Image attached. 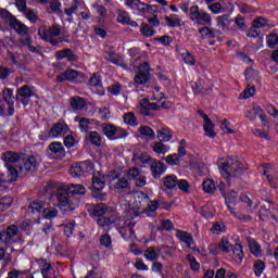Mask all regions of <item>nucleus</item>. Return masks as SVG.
I'll list each match as a JSON object with an SVG mask.
<instances>
[{
  "label": "nucleus",
  "instance_id": "1",
  "mask_svg": "<svg viewBox=\"0 0 278 278\" xmlns=\"http://www.w3.org/2000/svg\"><path fill=\"white\" fill-rule=\"evenodd\" d=\"M1 16L2 18H7V21L9 22V27H11V29H14L16 34H20L22 36L21 43L24 47H27L28 51H30L31 53H36V47L31 45V37L27 36V31H29V28L25 24L21 23V21L16 20V17H14L13 14L8 11H2Z\"/></svg>",
  "mask_w": 278,
  "mask_h": 278
},
{
  "label": "nucleus",
  "instance_id": "2",
  "mask_svg": "<svg viewBox=\"0 0 278 278\" xmlns=\"http://www.w3.org/2000/svg\"><path fill=\"white\" fill-rule=\"evenodd\" d=\"M54 197L58 201V207L65 214H71L79 207V198L72 197L64 185L56 189Z\"/></svg>",
  "mask_w": 278,
  "mask_h": 278
},
{
  "label": "nucleus",
  "instance_id": "3",
  "mask_svg": "<svg viewBox=\"0 0 278 278\" xmlns=\"http://www.w3.org/2000/svg\"><path fill=\"white\" fill-rule=\"evenodd\" d=\"M62 34V27L60 25H52L48 29L39 27L38 35L45 42H50L52 47H58L60 42H66V39L60 37Z\"/></svg>",
  "mask_w": 278,
  "mask_h": 278
},
{
  "label": "nucleus",
  "instance_id": "4",
  "mask_svg": "<svg viewBox=\"0 0 278 278\" xmlns=\"http://www.w3.org/2000/svg\"><path fill=\"white\" fill-rule=\"evenodd\" d=\"M244 162L233 159H228L226 162L222 163L220 173L223 177L229 179V177H240L244 173Z\"/></svg>",
  "mask_w": 278,
  "mask_h": 278
},
{
  "label": "nucleus",
  "instance_id": "5",
  "mask_svg": "<svg viewBox=\"0 0 278 278\" xmlns=\"http://www.w3.org/2000/svg\"><path fill=\"white\" fill-rule=\"evenodd\" d=\"M103 188H105V175L101 174V172L93 173L91 194L96 201H103L105 199Z\"/></svg>",
  "mask_w": 278,
  "mask_h": 278
},
{
  "label": "nucleus",
  "instance_id": "6",
  "mask_svg": "<svg viewBox=\"0 0 278 278\" xmlns=\"http://www.w3.org/2000/svg\"><path fill=\"white\" fill-rule=\"evenodd\" d=\"M157 201H150L149 195L142 192L140 195H138V200H136V208L143 214H147V216H153L157 210Z\"/></svg>",
  "mask_w": 278,
  "mask_h": 278
},
{
  "label": "nucleus",
  "instance_id": "7",
  "mask_svg": "<svg viewBox=\"0 0 278 278\" xmlns=\"http://www.w3.org/2000/svg\"><path fill=\"white\" fill-rule=\"evenodd\" d=\"M36 170H38V160L36 159V156L22 155L20 167L16 170L17 176L22 177L23 175H27V173H36Z\"/></svg>",
  "mask_w": 278,
  "mask_h": 278
},
{
  "label": "nucleus",
  "instance_id": "8",
  "mask_svg": "<svg viewBox=\"0 0 278 278\" xmlns=\"http://www.w3.org/2000/svg\"><path fill=\"white\" fill-rule=\"evenodd\" d=\"M190 18L191 21H195L197 25L212 26V15L205 11H200L199 5L190 8Z\"/></svg>",
  "mask_w": 278,
  "mask_h": 278
},
{
  "label": "nucleus",
  "instance_id": "9",
  "mask_svg": "<svg viewBox=\"0 0 278 278\" xmlns=\"http://www.w3.org/2000/svg\"><path fill=\"white\" fill-rule=\"evenodd\" d=\"M22 157H23V154H18L12 151H9L2 154V160L5 163L7 168L8 169L14 168L15 172H17L21 166Z\"/></svg>",
  "mask_w": 278,
  "mask_h": 278
},
{
  "label": "nucleus",
  "instance_id": "10",
  "mask_svg": "<svg viewBox=\"0 0 278 278\" xmlns=\"http://www.w3.org/2000/svg\"><path fill=\"white\" fill-rule=\"evenodd\" d=\"M91 216L97 220L100 227H105V204L99 203L89 210Z\"/></svg>",
  "mask_w": 278,
  "mask_h": 278
},
{
  "label": "nucleus",
  "instance_id": "11",
  "mask_svg": "<svg viewBox=\"0 0 278 278\" xmlns=\"http://www.w3.org/2000/svg\"><path fill=\"white\" fill-rule=\"evenodd\" d=\"M96 10L101 17L98 18V25L93 27L94 34H97V36H101V38H105V20L103 18V15L105 14V8L96 5Z\"/></svg>",
  "mask_w": 278,
  "mask_h": 278
},
{
  "label": "nucleus",
  "instance_id": "12",
  "mask_svg": "<svg viewBox=\"0 0 278 278\" xmlns=\"http://www.w3.org/2000/svg\"><path fill=\"white\" fill-rule=\"evenodd\" d=\"M1 232L3 236V244H5V247H10V244H14V242H16V239H14V237L18 236V227L16 225H11Z\"/></svg>",
  "mask_w": 278,
  "mask_h": 278
},
{
  "label": "nucleus",
  "instance_id": "13",
  "mask_svg": "<svg viewBox=\"0 0 278 278\" xmlns=\"http://www.w3.org/2000/svg\"><path fill=\"white\" fill-rule=\"evenodd\" d=\"M34 93L31 92V88L29 86L24 85L22 86L16 93V101H20L26 108V105L31 101V96Z\"/></svg>",
  "mask_w": 278,
  "mask_h": 278
},
{
  "label": "nucleus",
  "instance_id": "14",
  "mask_svg": "<svg viewBox=\"0 0 278 278\" xmlns=\"http://www.w3.org/2000/svg\"><path fill=\"white\" fill-rule=\"evenodd\" d=\"M84 79V73L75 70H66L63 74L56 77V81L62 84V81H77V79Z\"/></svg>",
  "mask_w": 278,
  "mask_h": 278
},
{
  "label": "nucleus",
  "instance_id": "15",
  "mask_svg": "<svg viewBox=\"0 0 278 278\" xmlns=\"http://www.w3.org/2000/svg\"><path fill=\"white\" fill-rule=\"evenodd\" d=\"M2 99L8 105V116L14 115V91L10 88H4L2 91Z\"/></svg>",
  "mask_w": 278,
  "mask_h": 278
},
{
  "label": "nucleus",
  "instance_id": "16",
  "mask_svg": "<svg viewBox=\"0 0 278 278\" xmlns=\"http://www.w3.org/2000/svg\"><path fill=\"white\" fill-rule=\"evenodd\" d=\"M149 63H143L138 67V75L135 76V84L142 86L149 81Z\"/></svg>",
  "mask_w": 278,
  "mask_h": 278
},
{
  "label": "nucleus",
  "instance_id": "17",
  "mask_svg": "<svg viewBox=\"0 0 278 278\" xmlns=\"http://www.w3.org/2000/svg\"><path fill=\"white\" fill-rule=\"evenodd\" d=\"M150 170L154 179H160L166 173V166L161 161L153 160L150 164Z\"/></svg>",
  "mask_w": 278,
  "mask_h": 278
},
{
  "label": "nucleus",
  "instance_id": "18",
  "mask_svg": "<svg viewBox=\"0 0 278 278\" xmlns=\"http://www.w3.org/2000/svg\"><path fill=\"white\" fill-rule=\"evenodd\" d=\"M18 179V172L13 167H9L8 174L0 172V184H12Z\"/></svg>",
  "mask_w": 278,
  "mask_h": 278
},
{
  "label": "nucleus",
  "instance_id": "19",
  "mask_svg": "<svg viewBox=\"0 0 278 278\" xmlns=\"http://www.w3.org/2000/svg\"><path fill=\"white\" fill-rule=\"evenodd\" d=\"M64 187L67 189L71 195L74 197V199H79V197H84V194H86V187L83 185L70 184L64 185Z\"/></svg>",
  "mask_w": 278,
  "mask_h": 278
},
{
  "label": "nucleus",
  "instance_id": "20",
  "mask_svg": "<svg viewBox=\"0 0 278 278\" xmlns=\"http://www.w3.org/2000/svg\"><path fill=\"white\" fill-rule=\"evenodd\" d=\"M68 130V126L63 125L62 123H55L49 131V136L51 138H60V136H64Z\"/></svg>",
  "mask_w": 278,
  "mask_h": 278
},
{
  "label": "nucleus",
  "instance_id": "21",
  "mask_svg": "<svg viewBox=\"0 0 278 278\" xmlns=\"http://www.w3.org/2000/svg\"><path fill=\"white\" fill-rule=\"evenodd\" d=\"M49 151L56 155L60 160L66 155V151L64 150V146H62V142L54 141L49 144Z\"/></svg>",
  "mask_w": 278,
  "mask_h": 278
},
{
  "label": "nucleus",
  "instance_id": "22",
  "mask_svg": "<svg viewBox=\"0 0 278 278\" xmlns=\"http://www.w3.org/2000/svg\"><path fill=\"white\" fill-rule=\"evenodd\" d=\"M121 131V128H116L114 125H105V136L109 140H118V138H123Z\"/></svg>",
  "mask_w": 278,
  "mask_h": 278
},
{
  "label": "nucleus",
  "instance_id": "23",
  "mask_svg": "<svg viewBox=\"0 0 278 278\" xmlns=\"http://www.w3.org/2000/svg\"><path fill=\"white\" fill-rule=\"evenodd\" d=\"M176 238H178L180 242H184L186 247H188L189 249H191L192 244H194V239L192 238V235H190V232H186L184 230H177Z\"/></svg>",
  "mask_w": 278,
  "mask_h": 278
},
{
  "label": "nucleus",
  "instance_id": "24",
  "mask_svg": "<svg viewBox=\"0 0 278 278\" xmlns=\"http://www.w3.org/2000/svg\"><path fill=\"white\" fill-rule=\"evenodd\" d=\"M132 160L139 164H143V166H146V164L151 166V163L153 162V157H151V154L147 152H139L134 154Z\"/></svg>",
  "mask_w": 278,
  "mask_h": 278
},
{
  "label": "nucleus",
  "instance_id": "25",
  "mask_svg": "<svg viewBox=\"0 0 278 278\" xmlns=\"http://www.w3.org/2000/svg\"><path fill=\"white\" fill-rule=\"evenodd\" d=\"M162 249H164V247L162 248L150 247L144 251V257L153 262L157 260V257H160V253H162Z\"/></svg>",
  "mask_w": 278,
  "mask_h": 278
},
{
  "label": "nucleus",
  "instance_id": "26",
  "mask_svg": "<svg viewBox=\"0 0 278 278\" xmlns=\"http://www.w3.org/2000/svg\"><path fill=\"white\" fill-rule=\"evenodd\" d=\"M191 88L194 92V94H210L212 88L207 89L203 85V81L199 80L195 83H191Z\"/></svg>",
  "mask_w": 278,
  "mask_h": 278
},
{
  "label": "nucleus",
  "instance_id": "27",
  "mask_svg": "<svg viewBox=\"0 0 278 278\" xmlns=\"http://www.w3.org/2000/svg\"><path fill=\"white\" fill-rule=\"evenodd\" d=\"M177 176L175 175H168L163 178V186L166 190H175L177 188Z\"/></svg>",
  "mask_w": 278,
  "mask_h": 278
},
{
  "label": "nucleus",
  "instance_id": "28",
  "mask_svg": "<svg viewBox=\"0 0 278 278\" xmlns=\"http://www.w3.org/2000/svg\"><path fill=\"white\" fill-rule=\"evenodd\" d=\"M106 60L112 64H116V66H122V68H127V64L123 62V58L116 53L108 52Z\"/></svg>",
  "mask_w": 278,
  "mask_h": 278
},
{
  "label": "nucleus",
  "instance_id": "29",
  "mask_svg": "<svg viewBox=\"0 0 278 278\" xmlns=\"http://www.w3.org/2000/svg\"><path fill=\"white\" fill-rule=\"evenodd\" d=\"M39 264L43 278H55L53 277V266H51V264L47 263L46 261H41Z\"/></svg>",
  "mask_w": 278,
  "mask_h": 278
},
{
  "label": "nucleus",
  "instance_id": "30",
  "mask_svg": "<svg viewBox=\"0 0 278 278\" xmlns=\"http://www.w3.org/2000/svg\"><path fill=\"white\" fill-rule=\"evenodd\" d=\"M70 103L73 110H84V108H86V100L81 97L71 98Z\"/></svg>",
  "mask_w": 278,
  "mask_h": 278
},
{
  "label": "nucleus",
  "instance_id": "31",
  "mask_svg": "<svg viewBox=\"0 0 278 278\" xmlns=\"http://www.w3.org/2000/svg\"><path fill=\"white\" fill-rule=\"evenodd\" d=\"M231 251H232L235 262L240 264V262H242L244 257V251L242 250V244L236 243Z\"/></svg>",
  "mask_w": 278,
  "mask_h": 278
},
{
  "label": "nucleus",
  "instance_id": "32",
  "mask_svg": "<svg viewBox=\"0 0 278 278\" xmlns=\"http://www.w3.org/2000/svg\"><path fill=\"white\" fill-rule=\"evenodd\" d=\"M46 205L47 203L45 201H33L28 206V212H31V214H36V212H42Z\"/></svg>",
  "mask_w": 278,
  "mask_h": 278
},
{
  "label": "nucleus",
  "instance_id": "33",
  "mask_svg": "<svg viewBox=\"0 0 278 278\" xmlns=\"http://www.w3.org/2000/svg\"><path fill=\"white\" fill-rule=\"evenodd\" d=\"M203 127L208 138H216V132L214 131V123H212V119H210V117H205Z\"/></svg>",
  "mask_w": 278,
  "mask_h": 278
},
{
  "label": "nucleus",
  "instance_id": "34",
  "mask_svg": "<svg viewBox=\"0 0 278 278\" xmlns=\"http://www.w3.org/2000/svg\"><path fill=\"white\" fill-rule=\"evenodd\" d=\"M226 197V195H224ZM236 201H238V193L236 191H230L226 197V203L228 205V210L230 213L236 214V211L231 207V205H236Z\"/></svg>",
  "mask_w": 278,
  "mask_h": 278
},
{
  "label": "nucleus",
  "instance_id": "35",
  "mask_svg": "<svg viewBox=\"0 0 278 278\" xmlns=\"http://www.w3.org/2000/svg\"><path fill=\"white\" fill-rule=\"evenodd\" d=\"M217 249H219V251H223V253H229L233 250V245L231 244V242H229V239L223 237L217 244Z\"/></svg>",
  "mask_w": 278,
  "mask_h": 278
},
{
  "label": "nucleus",
  "instance_id": "36",
  "mask_svg": "<svg viewBox=\"0 0 278 278\" xmlns=\"http://www.w3.org/2000/svg\"><path fill=\"white\" fill-rule=\"evenodd\" d=\"M258 218L263 220V223H267L268 219L273 218L274 220H277V216L275 214L270 213L268 208L266 207H261L258 212Z\"/></svg>",
  "mask_w": 278,
  "mask_h": 278
},
{
  "label": "nucleus",
  "instance_id": "37",
  "mask_svg": "<svg viewBox=\"0 0 278 278\" xmlns=\"http://www.w3.org/2000/svg\"><path fill=\"white\" fill-rule=\"evenodd\" d=\"M249 249L252 255H255V257L262 256V245H260V243H257L255 240L249 241Z\"/></svg>",
  "mask_w": 278,
  "mask_h": 278
},
{
  "label": "nucleus",
  "instance_id": "38",
  "mask_svg": "<svg viewBox=\"0 0 278 278\" xmlns=\"http://www.w3.org/2000/svg\"><path fill=\"white\" fill-rule=\"evenodd\" d=\"M202 188L206 194H214L216 192V184H214V180L206 179L202 182Z\"/></svg>",
  "mask_w": 278,
  "mask_h": 278
},
{
  "label": "nucleus",
  "instance_id": "39",
  "mask_svg": "<svg viewBox=\"0 0 278 278\" xmlns=\"http://www.w3.org/2000/svg\"><path fill=\"white\" fill-rule=\"evenodd\" d=\"M157 138L161 142H169L173 138V134H170V130L166 128H161L157 130Z\"/></svg>",
  "mask_w": 278,
  "mask_h": 278
},
{
  "label": "nucleus",
  "instance_id": "40",
  "mask_svg": "<svg viewBox=\"0 0 278 278\" xmlns=\"http://www.w3.org/2000/svg\"><path fill=\"white\" fill-rule=\"evenodd\" d=\"M231 20H229V14H224L222 16H217V26L222 29H229V25Z\"/></svg>",
  "mask_w": 278,
  "mask_h": 278
},
{
  "label": "nucleus",
  "instance_id": "41",
  "mask_svg": "<svg viewBox=\"0 0 278 278\" xmlns=\"http://www.w3.org/2000/svg\"><path fill=\"white\" fill-rule=\"evenodd\" d=\"M127 188H129V181H127L126 178H119L113 186V190H116L117 192H125Z\"/></svg>",
  "mask_w": 278,
  "mask_h": 278
},
{
  "label": "nucleus",
  "instance_id": "42",
  "mask_svg": "<svg viewBox=\"0 0 278 278\" xmlns=\"http://www.w3.org/2000/svg\"><path fill=\"white\" fill-rule=\"evenodd\" d=\"M151 10H153V7L141 2L140 0L137 2V7H135V12H139L142 16H144L147 12H151Z\"/></svg>",
  "mask_w": 278,
  "mask_h": 278
},
{
  "label": "nucleus",
  "instance_id": "43",
  "mask_svg": "<svg viewBox=\"0 0 278 278\" xmlns=\"http://www.w3.org/2000/svg\"><path fill=\"white\" fill-rule=\"evenodd\" d=\"M140 31L142 36H146V38H151V36H155V29H153V26L147 23L141 24Z\"/></svg>",
  "mask_w": 278,
  "mask_h": 278
},
{
  "label": "nucleus",
  "instance_id": "44",
  "mask_svg": "<svg viewBox=\"0 0 278 278\" xmlns=\"http://www.w3.org/2000/svg\"><path fill=\"white\" fill-rule=\"evenodd\" d=\"M139 134L141 136H144L146 138H150V140H155V131L149 126H142L138 129Z\"/></svg>",
  "mask_w": 278,
  "mask_h": 278
},
{
  "label": "nucleus",
  "instance_id": "45",
  "mask_svg": "<svg viewBox=\"0 0 278 278\" xmlns=\"http://www.w3.org/2000/svg\"><path fill=\"white\" fill-rule=\"evenodd\" d=\"M70 175H72L73 177H83L84 167L81 165V162L72 165V167L70 169Z\"/></svg>",
  "mask_w": 278,
  "mask_h": 278
},
{
  "label": "nucleus",
  "instance_id": "46",
  "mask_svg": "<svg viewBox=\"0 0 278 278\" xmlns=\"http://www.w3.org/2000/svg\"><path fill=\"white\" fill-rule=\"evenodd\" d=\"M0 262H3V268L12 262V254L8 253L4 248H0Z\"/></svg>",
  "mask_w": 278,
  "mask_h": 278
},
{
  "label": "nucleus",
  "instance_id": "47",
  "mask_svg": "<svg viewBox=\"0 0 278 278\" xmlns=\"http://www.w3.org/2000/svg\"><path fill=\"white\" fill-rule=\"evenodd\" d=\"M48 3L50 5V11L48 10L49 14L51 12H55L56 14L62 13V3L60 0H49Z\"/></svg>",
  "mask_w": 278,
  "mask_h": 278
},
{
  "label": "nucleus",
  "instance_id": "48",
  "mask_svg": "<svg viewBox=\"0 0 278 278\" xmlns=\"http://www.w3.org/2000/svg\"><path fill=\"white\" fill-rule=\"evenodd\" d=\"M266 268V264L263 261H255L253 265V270L256 277H262V273Z\"/></svg>",
  "mask_w": 278,
  "mask_h": 278
},
{
  "label": "nucleus",
  "instance_id": "49",
  "mask_svg": "<svg viewBox=\"0 0 278 278\" xmlns=\"http://www.w3.org/2000/svg\"><path fill=\"white\" fill-rule=\"evenodd\" d=\"M75 121L76 123H79V128L81 131H88V129H90V119L86 117L76 116Z\"/></svg>",
  "mask_w": 278,
  "mask_h": 278
},
{
  "label": "nucleus",
  "instance_id": "50",
  "mask_svg": "<svg viewBox=\"0 0 278 278\" xmlns=\"http://www.w3.org/2000/svg\"><path fill=\"white\" fill-rule=\"evenodd\" d=\"M43 218L51 220V218H55L58 216V208L55 207H45L42 211Z\"/></svg>",
  "mask_w": 278,
  "mask_h": 278
},
{
  "label": "nucleus",
  "instance_id": "51",
  "mask_svg": "<svg viewBox=\"0 0 278 278\" xmlns=\"http://www.w3.org/2000/svg\"><path fill=\"white\" fill-rule=\"evenodd\" d=\"M274 169H273V165L271 164H264L263 165V175L267 178V181H273V179H275V177L273 176Z\"/></svg>",
  "mask_w": 278,
  "mask_h": 278
},
{
  "label": "nucleus",
  "instance_id": "52",
  "mask_svg": "<svg viewBox=\"0 0 278 278\" xmlns=\"http://www.w3.org/2000/svg\"><path fill=\"white\" fill-rule=\"evenodd\" d=\"M252 134L254 136H256V138H262L264 140H270V138L268 137V127L264 128V130H262L260 128H253Z\"/></svg>",
  "mask_w": 278,
  "mask_h": 278
},
{
  "label": "nucleus",
  "instance_id": "53",
  "mask_svg": "<svg viewBox=\"0 0 278 278\" xmlns=\"http://www.w3.org/2000/svg\"><path fill=\"white\" fill-rule=\"evenodd\" d=\"M118 220V213L113 208H106V223L113 224L117 223Z\"/></svg>",
  "mask_w": 278,
  "mask_h": 278
},
{
  "label": "nucleus",
  "instance_id": "54",
  "mask_svg": "<svg viewBox=\"0 0 278 278\" xmlns=\"http://www.w3.org/2000/svg\"><path fill=\"white\" fill-rule=\"evenodd\" d=\"M211 231L213 233H215L216 236L220 235V233H225L226 231V227L225 224L223 222H216L213 227L211 228Z\"/></svg>",
  "mask_w": 278,
  "mask_h": 278
},
{
  "label": "nucleus",
  "instance_id": "55",
  "mask_svg": "<svg viewBox=\"0 0 278 278\" xmlns=\"http://www.w3.org/2000/svg\"><path fill=\"white\" fill-rule=\"evenodd\" d=\"M199 34L201 35V38H216L214 31L207 26L200 28Z\"/></svg>",
  "mask_w": 278,
  "mask_h": 278
},
{
  "label": "nucleus",
  "instance_id": "56",
  "mask_svg": "<svg viewBox=\"0 0 278 278\" xmlns=\"http://www.w3.org/2000/svg\"><path fill=\"white\" fill-rule=\"evenodd\" d=\"M255 94V86L248 85L244 91L240 94V99H251Z\"/></svg>",
  "mask_w": 278,
  "mask_h": 278
},
{
  "label": "nucleus",
  "instance_id": "57",
  "mask_svg": "<svg viewBox=\"0 0 278 278\" xmlns=\"http://www.w3.org/2000/svg\"><path fill=\"white\" fill-rule=\"evenodd\" d=\"M233 21L240 31H244L249 27L247 26V22H244V18L240 14L237 15Z\"/></svg>",
  "mask_w": 278,
  "mask_h": 278
},
{
  "label": "nucleus",
  "instance_id": "58",
  "mask_svg": "<svg viewBox=\"0 0 278 278\" xmlns=\"http://www.w3.org/2000/svg\"><path fill=\"white\" fill-rule=\"evenodd\" d=\"M130 20H131V17H129V13H127V11H119V12H118L117 21H118L122 25H127Z\"/></svg>",
  "mask_w": 278,
  "mask_h": 278
},
{
  "label": "nucleus",
  "instance_id": "59",
  "mask_svg": "<svg viewBox=\"0 0 278 278\" xmlns=\"http://www.w3.org/2000/svg\"><path fill=\"white\" fill-rule=\"evenodd\" d=\"M124 122L127 125H131L132 127H136L138 125V122L136 119V115L134 113H127L124 115Z\"/></svg>",
  "mask_w": 278,
  "mask_h": 278
},
{
  "label": "nucleus",
  "instance_id": "60",
  "mask_svg": "<svg viewBox=\"0 0 278 278\" xmlns=\"http://www.w3.org/2000/svg\"><path fill=\"white\" fill-rule=\"evenodd\" d=\"M91 144H96V147H101V135L97 131H91L89 134Z\"/></svg>",
  "mask_w": 278,
  "mask_h": 278
},
{
  "label": "nucleus",
  "instance_id": "61",
  "mask_svg": "<svg viewBox=\"0 0 278 278\" xmlns=\"http://www.w3.org/2000/svg\"><path fill=\"white\" fill-rule=\"evenodd\" d=\"M121 233H122V238H124V240H134V238H135V231L130 226L125 228L124 232L121 231Z\"/></svg>",
  "mask_w": 278,
  "mask_h": 278
},
{
  "label": "nucleus",
  "instance_id": "62",
  "mask_svg": "<svg viewBox=\"0 0 278 278\" xmlns=\"http://www.w3.org/2000/svg\"><path fill=\"white\" fill-rule=\"evenodd\" d=\"M108 92H110V94H113L114 97H118V94H121V84L114 83L113 85L108 87Z\"/></svg>",
  "mask_w": 278,
  "mask_h": 278
},
{
  "label": "nucleus",
  "instance_id": "63",
  "mask_svg": "<svg viewBox=\"0 0 278 278\" xmlns=\"http://www.w3.org/2000/svg\"><path fill=\"white\" fill-rule=\"evenodd\" d=\"M152 149L154 153H159V154L161 153L163 155L164 153H166V146L162 143V141L155 142Z\"/></svg>",
  "mask_w": 278,
  "mask_h": 278
},
{
  "label": "nucleus",
  "instance_id": "64",
  "mask_svg": "<svg viewBox=\"0 0 278 278\" xmlns=\"http://www.w3.org/2000/svg\"><path fill=\"white\" fill-rule=\"evenodd\" d=\"M267 45L270 49L275 47V45H278V36L275 34L267 36Z\"/></svg>",
  "mask_w": 278,
  "mask_h": 278
}]
</instances>
